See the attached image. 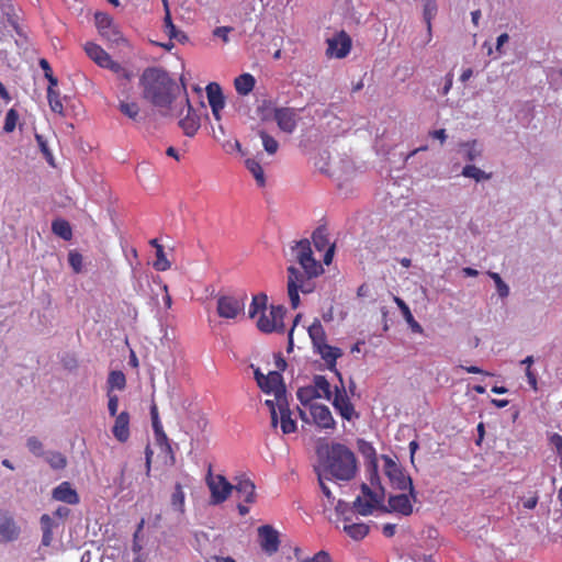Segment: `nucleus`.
I'll list each match as a JSON object with an SVG mask.
<instances>
[{
	"instance_id": "45",
	"label": "nucleus",
	"mask_w": 562,
	"mask_h": 562,
	"mask_svg": "<svg viewBox=\"0 0 562 562\" xmlns=\"http://www.w3.org/2000/svg\"><path fill=\"white\" fill-rule=\"evenodd\" d=\"M459 370H465L467 372L469 373H480L482 375V379L480 380V382L482 383H485L486 385L488 384H492L493 386H496V384L499 382V381H486L487 378H492L493 374L488 373V372H484L483 370H481L479 367H475V366H471V367H460V368H456V373L459 372Z\"/></svg>"
},
{
	"instance_id": "29",
	"label": "nucleus",
	"mask_w": 562,
	"mask_h": 562,
	"mask_svg": "<svg viewBox=\"0 0 562 562\" xmlns=\"http://www.w3.org/2000/svg\"><path fill=\"white\" fill-rule=\"evenodd\" d=\"M184 503H186V495L183 492V487L180 483H176L175 490L170 497L171 507L173 510H176L180 514H184V512H186Z\"/></svg>"
},
{
	"instance_id": "37",
	"label": "nucleus",
	"mask_w": 562,
	"mask_h": 562,
	"mask_svg": "<svg viewBox=\"0 0 562 562\" xmlns=\"http://www.w3.org/2000/svg\"><path fill=\"white\" fill-rule=\"evenodd\" d=\"M317 351L318 353H321L322 358L329 364H334L336 359L341 356V350L339 348L331 347L327 344L318 348Z\"/></svg>"
},
{
	"instance_id": "44",
	"label": "nucleus",
	"mask_w": 562,
	"mask_h": 562,
	"mask_svg": "<svg viewBox=\"0 0 562 562\" xmlns=\"http://www.w3.org/2000/svg\"><path fill=\"white\" fill-rule=\"evenodd\" d=\"M293 553H294L295 562H315L316 559H319V557L322 554L325 557H330L328 552L323 551V550L318 551L313 557H308V555L304 554L302 549L299 547H295L293 549Z\"/></svg>"
},
{
	"instance_id": "32",
	"label": "nucleus",
	"mask_w": 562,
	"mask_h": 562,
	"mask_svg": "<svg viewBox=\"0 0 562 562\" xmlns=\"http://www.w3.org/2000/svg\"><path fill=\"white\" fill-rule=\"evenodd\" d=\"M461 175L463 177L474 179L476 182L490 180L492 178V173H487L474 165H465Z\"/></svg>"
},
{
	"instance_id": "28",
	"label": "nucleus",
	"mask_w": 562,
	"mask_h": 562,
	"mask_svg": "<svg viewBox=\"0 0 562 562\" xmlns=\"http://www.w3.org/2000/svg\"><path fill=\"white\" fill-rule=\"evenodd\" d=\"M394 301L396 303V305L398 306V308L401 310L402 314H403V317L405 318V321L407 322V324L409 325L411 329L414 331V333H422L423 331V328L422 326L419 325V323H417L414 317H413V314L408 307V305L400 297L395 296L394 297Z\"/></svg>"
},
{
	"instance_id": "42",
	"label": "nucleus",
	"mask_w": 562,
	"mask_h": 562,
	"mask_svg": "<svg viewBox=\"0 0 562 562\" xmlns=\"http://www.w3.org/2000/svg\"><path fill=\"white\" fill-rule=\"evenodd\" d=\"M259 135L262 139V145H263L265 150L269 155L276 154L279 148L278 142L272 136H270L268 133H266L265 131H260Z\"/></svg>"
},
{
	"instance_id": "23",
	"label": "nucleus",
	"mask_w": 562,
	"mask_h": 562,
	"mask_svg": "<svg viewBox=\"0 0 562 562\" xmlns=\"http://www.w3.org/2000/svg\"><path fill=\"white\" fill-rule=\"evenodd\" d=\"M369 526L363 522H351L349 517H345L344 531L353 540H362L369 533Z\"/></svg>"
},
{
	"instance_id": "18",
	"label": "nucleus",
	"mask_w": 562,
	"mask_h": 562,
	"mask_svg": "<svg viewBox=\"0 0 562 562\" xmlns=\"http://www.w3.org/2000/svg\"><path fill=\"white\" fill-rule=\"evenodd\" d=\"M274 120L279 128L285 133H293L296 128V111L292 108H278L273 110Z\"/></svg>"
},
{
	"instance_id": "55",
	"label": "nucleus",
	"mask_w": 562,
	"mask_h": 562,
	"mask_svg": "<svg viewBox=\"0 0 562 562\" xmlns=\"http://www.w3.org/2000/svg\"><path fill=\"white\" fill-rule=\"evenodd\" d=\"M26 446L29 450L36 456L43 453V445L36 437H30L27 439Z\"/></svg>"
},
{
	"instance_id": "46",
	"label": "nucleus",
	"mask_w": 562,
	"mask_h": 562,
	"mask_svg": "<svg viewBox=\"0 0 562 562\" xmlns=\"http://www.w3.org/2000/svg\"><path fill=\"white\" fill-rule=\"evenodd\" d=\"M94 20H95V24H97L100 33H102V31L108 30L114 25L112 18L104 12H97L94 14Z\"/></svg>"
},
{
	"instance_id": "13",
	"label": "nucleus",
	"mask_w": 562,
	"mask_h": 562,
	"mask_svg": "<svg viewBox=\"0 0 562 562\" xmlns=\"http://www.w3.org/2000/svg\"><path fill=\"white\" fill-rule=\"evenodd\" d=\"M288 282H293L297 291L304 294L312 293L314 291V283L312 279L319 274L307 273V269L296 268L294 266L288 267Z\"/></svg>"
},
{
	"instance_id": "10",
	"label": "nucleus",
	"mask_w": 562,
	"mask_h": 562,
	"mask_svg": "<svg viewBox=\"0 0 562 562\" xmlns=\"http://www.w3.org/2000/svg\"><path fill=\"white\" fill-rule=\"evenodd\" d=\"M178 108L183 109V113L179 117L178 125L183 131L184 135L192 137L200 128V117L192 108L188 94L181 97L178 102Z\"/></svg>"
},
{
	"instance_id": "34",
	"label": "nucleus",
	"mask_w": 562,
	"mask_h": 562,
	"mask_svg": "<svg viewBox=\"0 0 562 562\" xmlns=\"http://www.w3.org/2000/svg\"><path fill=\"white\" fill-rule=\"evenodd\" d=\"M119 110L128 119L139 122L142 120V116L139 114V106L135 102H120Z\"/></svg>"
},
{
	"instance_id": "26",
	"label": "nucleus",
	"mask_w": 562,
	"mask_h": 562,
	"mask_svg": "<svg viewBox=\"0 0 562 562\" xmlns=\"http://www.w3.org/2000/svg\"><path fill=\"white\" fill-rule=\"evenodd\" d=\"M164 27L165 32L168 34L169 40H177L180 43H186L188 41V36L182 31H179L177 26L172 23L170 9H167V14L164 18Z\"/></svg>"
},
{
	"instance_id": "36",
	"label": "nucleus",
	"mask_w": 562,
	"mask_h": 562,
	"mask_svg": "<svg viewBox=\"0 0 562 562\" xmlns=\"http://www.w3.org/2000/svg\"><path fill=\"white\" fill-rule=\"evenodd\" d=\"M47 463L54 470H63L67 465L66 457L57 451L48 452L45 457Z\"/></svg>"
},
{
	"instance_id": "3",
	"label": "nucleus",
	"mask_w": 562,
	"mask_h": 562,
	"mask_svg": "<svg viewBox=\"0 0 562 562\" xmlns=\"http://www.w3.org/2000/svg\"><path fill=\"white\" fill-rule=\"evenodd\" d=\"M268 396L263 404L270 414L272 429L280 427L283 435H291L297 430L296 420L292 417L286 389H261Z\"/></svg>"
},
{
	"instance_id": "20",
	"label": "nucleus",
	"mask_w": 562,
	"mask_h": 562,
	"mask_svg": "<svg viewBox=\"0 0 562 562\" xmlns=\"http://www.w3.org/2000/svg\"><path fill=\"white\" fill-rule=\"evenodd\" d=\"M19 536L20 528L14 519L4 513H0V542L14 541Z\"/></svg>"
},
{
	"instance_id": "17",
	"label": "nucleus",
	"mask_w": 562,
	"mask_h": 562,
	"mask_svg": "<svg viewBox=\"0 0 562 562\" xmlns=\"http://www.w3.org/2000/svg\"><path fill=\"white\" fill-rule=\"evenodd\" d=\"M233 490L236 491L239 498L247 505L256 502V485L255 483L245 475L235 477Z\"/></svg>"
},
{
	"instance_id": "58",
	"label": "nucleus",
	"mask_w": 562,
	"mask_h": 562,
	"mask_svg": "<svg viewBox=\"0 0 562 562\" xmlns=\"http://www.w3.org/2000/svg\"><path fill=\"white\" fill-rule=\"evenodd\" d=\"M549 441L551 446L555 449L557 454L562 457V436L560 434L554 432L550 436Z\"/></svg>"
},
{
	"instance_id": "56",
	"label": "nucleus",
	"mask_w": 562,
	"mask_h": 562,
	"mask_svg": "<svg viewBox=\"0 0 562 562\" xmlns=\"http://www.w3.org/2000/svg\"><path fill=\"white\" fill-rule=\"evenodd\" d=\"M162 369H158L157 370V373H151V383H153V386H155L156 384H159V385H162V384H171L173 383V381L169 378V376H165L162 378Z\"/></svg>"
},
{
	"instance_id": "4",
	"label": "nucleus",
	"mask_w": 562,
	"mask_h": 562,
	"mask_svg": "<svg viewBox=\"0 0 562 562\" xmlns=\"http://www.w3.org/2000/svg\"><path fill=\"white\" fill-rule=\"evenodd\" d=\"M326 393V396H330V389H297V398L301 404L307 407L312 423L319 429L334 430L336 422L331 415L328 406L313 402L314 398L321 397V392Z\"/></svg>"
},
{
	"instance_id": "31",
	"label": "nucleus",
	"mask_w": 562,
	"mask_h": 562,
	"mask_svg": "<svg viewBox=\"0 0 562 562\" xmlns=\"http://www.w3.org/2000/svg\"><path fill=\"white\" fill-rule=\"evenodd\" d=\"M268 296L265 293H259L252 297V302L249 308V318H255L258 313L260 315L267 312Z\"/></svg>"
},
{
	"instance_id": "49",
	"label": "nucleus",
	"mask_w": 562,
	"mask_h": 562,
	"mask_svg": "<svg viewBox=\"0 0 562 562\" xmlns=\"http://www.w3.org/2000/svg\"><path fill=\"white\" fill-rule=\"evenodd\" d=\"M19 114L14 109H10L5 115L3 130L5 133H11L16 126Z\"/></svg>"
},
{
	"instance_id": "27",
	"label": "nucleus",
	"mask_w": 562,
	"mask_h": 562,
	"mask_svg": "<svg viewBox=\"0 0 562 562\" xmlns=\"http://www.w3.org/2000/svg\"><path fill=\"white\" fill-rule=\"evenodd\" d=\"M150 416H151L153 428L157 436V441L158 442L164 441L166 443L167 448L170 450L171 448H170V445L168 443V438L162 430V426H161V423H160L159 416H158V408L155 403H153L150 406Z\"/></svg>"
},
{
	"instance_id": "50",
	"label": "nucleus",
	"mask_w": 562,
	"mask_h": 562,
	"mask_svg": "<svg viewBox=\"0 0 562 562\" xmlns=\"http://www.w3.org/2000/svg\"><path fill=\"white\" fill-rule=\"evenodd\" d=\"M40 66L45 72V78L48 80L49 86L48 88H54L58 85V80L55 76H53L52 68L48 64V61L44 58L40 59Z\"/></svg>"
},
{
	"instance_id": "14",
	"label": "nucleus",
	"mask_w": 562,
	"mask_h": 562,
	"mask_svg": "<svg viewBox=\"0 0 562 562\" xmlns=\"http://www.w3.org/2000/svg\"><path fill=\"white\" fill-rule=\"evenodd\" d=\"M327 55L344 58L350 52L351 38L345 31H340L333 37L327 38Z\"/></svg>"
},
{
	"instance_id": "11",
	"label": "nucleus",
	"mask_w": 562,
	"mask_h": 562,
	"mask_svg": "<svg viewBox=\"0 0 562 562\" xmlns=\"http://www.w3.org/2000/svg\"><path fill=\"white\" fill-rule=\"evenodd\" d=\"M335 396L333 405L339 415L346 419L351 420L358 418L359 414L355 409L353 398L355 389H334Z\"/></svg>"
},
{
	"instance_id": "25",
	"label": "nucleus",
	"mask_w": 562,
	"mask_h": 562,
	"mask_svg": "<svg viewBox=\"0 0 562 562\" xmlns=\"http://www.w3.org/2000/svg\"><path fill=\"white\" fill-rule=\"evenodd\" d=\"M308 335L316 349L326 345V334L319 319H314L313 324L308 327Z\"/></svg>"
},
{
	"instance_id": "43",
	"label": "nucleus",
	"mask_w": 562,
	"mask_h": 562,
	"mask_svg": "<svg viewBox=\"0 0 562 562\" xmlns=\"http://www.w3.org/2000/svg\"><path fill=\"white\" fill-rule=\"evenodd\" d=\"M47 99L52 111L63 114L64 108L59 99V94L54 90V88H47Z\"/></svg>"
},
{
	"instance_id": "9",
	"label": "nucleus",
	"mask_w": 562,
	"mask_h": 562,
	"mask_svg": "<svg viewBox=\"0 0 562 562\" xmlns=\"http://www.w3.org/2000/svg\"><path fill=\"white\" fill-rule=\"evenodd\" d=\"M384 471L390 479L392 485L401 491L408 490L409 495L416 499L415 488L413 481L409 475L405 474L404 470L400 464L394 462L392 459H385Z\"/></svg>"
},
{
	"instance_id": "53",
	"label": "nucleus",
	"mask_w": 562,
	"mask_h": 562,
	"mask_svg": "<svg viewBox=\"0 0 562 562\" xmlns=\"http://www.w3.org/2000/svg\"><path fill=\"white\" fill-rule=\"evenodd\" d=\"M109 386H124L125 385V375L122 371L114 370L110 372L108 378Z\"/></svg>"
},
{
	"instance_id": "12",
	"label": "nucleus",
	"mask_w": 562,
	"mask_h": 562,
	"mask_svg": "<svg viewBox=\"0 0 562 562\" xmlns=\"http://www.w3.org/2000/svg\"><path fill=\"white\" fill-rule=\"evenodd\" d=\"M244 299H237L232 295H221L217 299L216 312L220 317L234 319L244 312Z\"/></svg>"
},
{
	"instance_id": "24",
	"label": "nucleus",
	"mask_w": 562,
	"mask_h": 562,
	"mask_svg": "<svg viewBox=\"0 0 562 562\" xmlns=\"http://www.w3.org/2000/svg\"><path fill=\"white\" fill-rule=\"evenodd\" d=\"M85 52L100 67H102L104 63L109 61L110 55L94 43H87L85 45Z\"/></svg>"
},
{
	"instance_id": "6",
	"label": "nucleus",
	"mask_w": 562,
	"mask_h": 562,
	"mask_svg": "<svg viewBox=\"0 0 562 562\" xmlns=\"http://www.w3.org/2000/svg\"><path fill=\"white\" fill-rule=\"evenodd\" d=\"M205 482L211 492L210 503L212 505L224 503L233 492V484L222 474L214 475L212 473V465L209 467Z\"/></svg>"
},
{
	"instance_id": "40",
	"label": "nucleus",
	"mask_w": 562,
	"mask_h": 562,
	"mask_svg": "<svg viewBox=\"0 0 562 562\" xmlns=\"http://www.w3.org/2000/svg\"><path fill=\"white\" fill-rule=\"evenodd\" d=\"M462 147H465L464 157L468 161H474L482 156V149L477 147V142H467L461 144Z\"/></svg>"
},
{
	"instance_id": "30",
	"label": "nucleus",
	"mask_w": 562,
	"mask_h": 562,
	"mask_svg": "<svg viewBox=\"0 0 562 562\" xmlns=\"http://www.w3.org/2000/svg\"><path fill=\"white\" fill-rule=\"evenodd\" d=\"M255 78L250 74H243L235 79V88L241 95H247L255 87Z\"/></svg>"
},
{
	"instance_id": "61",
	"label": "nucleus",
	"mask_w": 562,
	"mask_h": 562,
	"mask_svg": "<svg viewBox=\"0 0 562 562\" xmlns=\"http://www.w3.org/2000/svg\"><path fill=\"white\" fill-rule=\"evenodd\" d=\"M102 67L108 68L115 74H120L121 71H124V75L127 77L123 67L119 63L112 60L111 57H109V61L104 63V65Z\"/></svg>"
},
{
	"instance_id": "48",
	"label": "nucleus",
	"mask_w": 562,
	"mask_h": 562,
	"mask_svg": "<svg viewBox=\"0 0 562 562\" xmlns=\"http://www.w3.org/2000/svg\"><path fill=\"white\" fill-rule=\"evenodd\" d=\"M488 276L494 280L497 292L501 297H506L509 294L508 285L503 281L501 276L496 272H488Z\"/></svg>"
},
{
	"instance_id": "60",
	"label": "nucleus",
	"mask_w": 562,
	"mask_h": 562,
	"mask_svg": "<svg viewBox=\"0 0 562 562\" xmlns=\"http://www.w3.org/2000/svg\"><path fill=\"white\" fill-rule=\"evenodd\" d=\"M109 402H108V409L111 416H116L117 407H119V398L116 395H113L111 392L108 394Z\"/></svg>"
},
{
	"instance_id": "21",
	"label": "nucleus",
	"mask_w": 562,
	"mask_h": 562,
	"mask_svg": "<svg viewBox=\"0 0 562 562\" xmlns=\"http://www.w3.org/2000/svg\"><path fill=\"white\" fill-rule=\"evenodd\" d=\"M114 438L120 442H126L130 438V414L124 411L115 418L112 427Z\"/></svg>"
},
{
	"instance_id": "51",
	"label": "nucleus",
	"mask_w": 562,
	"mask_h": 562,
	"mask_svg": "<svg viewBox=\"0 0 562 562\" xmlns=\"http://www.w3.org/2000/svg\"><path fill=\"white\" fill-rule=\"evenodd\" d=\"M68 262L76 273L81 272L82 269V256L76 250H71L68 254Z\"/></svg>"
},
{
	"instance_id": "2",
	"label": "nucleus",
	"mask_w": 562,
	"mask_h": 562,
	"mask_svg": "<svg viewBox=\"0 0 562 562\" xmlns=\"http://www.w3.org/2000/svg\"><path fill=\"white\" fill-rule=\"evenodd\" d=\"M358 471V461L355 453L342 443H333L318 469L317 479L324 496L333 505L335 497L328 486L333 479L338 481L352 480Z\"/></svg>"
},
{
	"instance_id": "19",
	"label": "nucleus",
	"mask_w": 562,
	"mask_h": 562,
	"mask_svg": "<svg viewBox=\"0 0 562 562\" xmlns=\"http://www.w3.org/2000/svg\"><path fill=\"white\" fill-rule=\"evenodd\" d=\"M206 97L212 109V113L216 121L221 120V110L225 105V98L222 88L216 82H211L206 86Z\"/></svg>"
},
{
	"instance_id": "57",
	"label": "nucleus",
	"mask_w": 562,
	"mask_h": 562,
	"mask_svg": "<svg viewBox=\"0 0 562 562\" xmlns=\"http://www.w3.org/2000/svg\"><path fill=\"white\" fill-rule=\"evenodd\" d=\"M437 7L435 1L424 0V16L429 23L430 19L435 15Z\"/></svg>"
},
{
	"instance_id": "54",
	"label": "nucleus",
	"mask_w": 562,
	"mask_h": 562,
	"mask_svg": "<svg viewBox=\"0 0 562 562\" xmlns=\"http://www.w3.org/2000/svg\"><path fill=\"white\" fill-rule=\"evenodd\" d=\"M299 292L300 291L296 290V286L294 285V283L292 281L288 282V295L290 299L291 307L293 310L297 308L300 305Z\"/></svg>"
},
{
	"instance_id": "33",
	"label": "nucleus",
	"mask_w": 562,
	"mask_h": 562,
	"mask_svg": "<svg viewBox=\"0 0 562 562\" xmlns=\"http://www.w3.org/2000/svg\"><path fill=\"white\" fill-rule=\"evenodd\" d=\"M52 231L55 235L65 240H70L72 237L70 224L65 220H55L52 224Z\"/></svg>"
},
{
	"instance_id": "39",
	"label": "nucleus",
	"mask_w": 562,
	"mask_h": 562,
	"mask_svg": "<svg viewBox=\"0 0 562 562\" xmlns=\"http://www.w3.org/2000/svg\"><path fill=\"white\" fill-rule=\"evenodd\" d=\"M100 34L102 35V37H104L105 40H108L109 42H111L117 46L126 43V40L124 38L121 31L115 25H113L112 27H110L108 30L102 31V33H100Z\"/></svg>"
},
{
	"instance_id": "38",
	"label": "nucleus",
	"mask_w": 562,
	"mask_h": 562,
	"mask_svg": "<svg viewBox=\"0 0 562 562\" xmlns=\"http://www.w3.org/2000/svg\"><path fill=\"white\" fill-rule=\"evenodd\" d=\"M314 246L317 250H323L328 245L327 231L325 226L317 227L312 235Z\"/></svg>"
},
{
	"instance_id": "52",
	"label": "nucleus",
	"mask_w": 562,
	"mask_h": 562,
	"mask_svg": "<svg viewBox=\"0 0 562 562\" xmlns=\"http://www.w3.org/2000/svg\"><path fill=\"white\" fill-rule=\"evenodd\" d=\"M265 386H285L281 373L279 371H269Z\"/></svg>"
},
{
	"instance_id": "64",
	"label": "nucleus",
	"mask_w": 562,
	"mask_h": 562,
	"mask_svg": "<svg viewBox=\"0 0 562 562\" xmlns=\"http://www.w3.org/2000/svg\"><path fill=\"white\" fill-rule=\"evenodd\" d=\"M257 112L262 120H267L271 112L270 102L263 101L262 105L258 106Z\"/></svg>"
},
{
	"instance_id": "8",
	"label": "nucleus",
	"mask_w": 562,
	"mask_h": 562,
	"mask_svg": "<svg viewBox=\"0 0 562 562\" xmlns=\"http://www.w3.org/2000/svg\"><path fill=\"white\" fill-rule=\"evenodd\" d=\"M286 314V308L283 305H271L269 314L263 312L257 321V327L260 331L269 334L273 331L283 333L284 323L283 318Z\"/></svg>"
},
{
	"instance_id": "1",
	"label": "nucleus",
	"mask_w": 562,
	"mask_h": 562,
	"mask_svg": "<svg viewBox=\"0 0 562 562\" xmlns=\"http://www.w3.org/2000/svg\"><path fill=\"white\" fill-rule=\"evenodd\" d=\"M142 97L157 108L164 116H181L183 109L178 108L181 97L187 93L186 85H179L161 67L146 68L139 79Z\"/></svg>"
},
{
	"instance_id": "63",
	"label": "nucleus",
	"mask_w": 562,
	"mask_h": 562,
	"mask_svg": "<svg viewBox=\"0 0 562 562\" xmlns=\"http://www.w3.org/2000/svg\"><path fill=\"white\" fill-rule=\"evenodd\" d=\"M335 509H336V513H337L338 515L344 516V518H345V517H348V516H347V514L350 512L349 504H348V503H346V502H344V501H338V503H337V505H336ZM351 509H353V508L351 507Z\"/></svg>"
},
{
	"instance_id": "16",
	"label": "nucleus",
	"mask_w": 562,
	"mask_h": 562,
	"mask_svg": "<svg viewBox=\"0 0 562 562\" xmlns=\"http://www.w3.org/2000/svg\"><path fill=\"white\" fill-rule=\"evenodd\" d=\"M381 512L396 513L402 516H409L413 513V504L406 494L391 495L387 505H382Z\"/></svg>"
},
{
	"instance_id": "22",
	"label": "nucleus",
	"mask_w": 562,
	"mask_h": 562,
	"mask_svg": "<svg viewBox=\"0 0 562 562\" xmlns=\"http://www.w3.org/2000/svg\"><path fill=\"white\" fill-rule=\"evenodd\" d=\"M53 498L69 505L79 503V495L69 482H63L53 490Z\"/></svg>"
},
{
	"instance_id": "15",
	"label": "nucleus",
	"mask_w": 562,
	"mask_h": 562,
	"mask_svg": "<svg viewBox=\"0 0 562 562\" xmlns=\"http://www.w3.org/2000/svg\"><path fill=\"white\" fill-rule=\"evenodd\" d=\"M258 537L262 551L272 555L279 550L280 539L278 531L270 525H263L258 528Z\"/></svg>"
},
{
	"instance_id": "41",
	"label": "nucleus",
	"mask_w": 562,
	"mask_h": 562,
	"mask_svg": "<svg viewBox=\"0 0 562 562\" xmlns=\"http://www.w3.org/2000/svg\"><path fill=\"white\" fill-rule=\"evenodd\" d=\"M153 267L157 271H166L171 267L170 261L166 258L162 246H158V250L156 251V260L154 261Z\"/></svg>"
},
{
	"instance_id": "47",
	"label": "nucleus",
	"mask_w": 562,
	"mask_h": 562,
	"mask_svg": "<svg viewBox=\"0 0 562 562\" xmlns=\"http://www.w3.org/2000/svg\"><path fill=\"white\" fill-rule=\"evenodd\" d=\"M35 139L37 142V145L41 149V151L43 153V155L45 156L47 162L55 167V164H54V157H53V154L50 153L49 148H48V145H47V142L46 139L44 138L43 135H40V134H35Z\"/></svg>"
},
{
	"instance_id": "59",
	"label": "nucleus",
	"mask_w": 562,
	"mask_h": 562,
	"mask_svg": "<svg viewBox=\"0 0 562 562\" xmlns=\"http://www.w3.org/2000/svg\"><path fill=\"white\" fill-rule=\"evenodd\" d=\"M233 31L231 26H218L214 29L213 35L223 40L224 43L229 41L228 33Z\"/></svg>"
},
{
	"instance_id": "5",
	"label": "nucleus",
	"mask_w": 562,
	"mask_h": 562,
	"mask_svg": "<svg viewBox=\"0 0 562 562\" xmlns=\"http://www.w3.org/2000/svg\"><path fill=\"white\" fill-rule=\"evenodd\" d=\"M384 501V490L382 486H378L376 488L370 487L368 484H361V495L357 496V498L352 503V508L356 513L368 516L373 513L374 509H380L383 505Z\"/></svg>"
},
{
	"instance_id": "7",
	"label": "nucleus",
	"mask_w": 562,
	"mask_h": 562,
	"mask_svg": "<svg viewBox=\"0 0 562 562\" xmlns=\"http://www.w3.org/2000/svg\"><path fill=\"white\" fill-rule=\"evenodd\" d=\"M292 252L302 269H307V273L322 274L324 269L319 261L313 257L311 243L308 239H301L292 247Z\"/></svg>"
},
{
	"instance_id": "62",
	"label": "nucleus",
	"mask_w": 562,
	"mask_h": 562,
	"mask_svg": "<svg viewBox=\"0 0 562 562\" xmlns=\"http://www.w3.org/2000/svg\"><path fill=\"white\" fill-rule=\"evenodd\" d=\"M53 519L49 515L44 514L41 517V527L43 531H53Z\"/></svg>"
},
{
	"instance_id": "35",
	"label": "nucleus",
	"mask_w": 562,
	"mask_h": 562,
	"mask_svg": "<svg viewBox=\"0 0 562 562\" xmlns=\"http://www.w3.org/2000/svg\"><path fill=\"white\" fill-rule=\"evenodd\" d=\"M245 165L247 169L252 173L254 178L256 179L257 183L260 187H263L266 183L263 169L260 166V164L251 158L246 159Z\"/></svg>"
}]
</instances>
